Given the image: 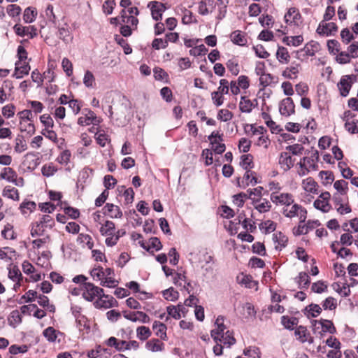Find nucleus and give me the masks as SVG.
Segmentation results:
<instances>
[{
	"mask_svg": "<svg viewBox=\"0 0 358 358\" xmlns=\"http://www.w3.org/2000/svg\"><path fill=\"white\" fill-rule=\"evenodd\" d=\"M357 81L355 75H346L341 77L340 81L337 84L340 94L345 97L348 95L353 83Z\"/></svg>",
	"mask_w": 358,
	"mask_h": 358,
	"instance_id": "f257e3e1",
	"label": "nucleus"
},
{
	"mask_svg": "<svg viewBox=\"0 0 358 358\" xmlns=\"http://www.w3.org/2000/svg\"><path fill=\"white\" fill-rule=\"evenodd\" d=\"M271 201L275 205L285 206L287 208L294 203V196L290 193L272 192L270 196Z\"/></svg>",
	"mask_w": 358,
	"mask_h": 358,
	"instance_id": "f03ea898",
	"label": "nucleus"
},
{
	"mask_svg": "<svg viewBox=\"0 0 358 358\" xmlns=\"http://www.w3.org/2000/svg\"><path fill=\"white\" fill-rule=\"evenodd\" d=\"M84 291L82 293L83 297L87 301H92L96 296H99L103 292V289L95 286L91 282L83 284Z\"/></svg>",
	"mask_w": 358,
	"mask_h": 358,
	"instance_id": "7ed1b4c3",
	"label": "nucleus"
},
{
	"mask_svg": "<svg viewBox=\"0 0 358 358\" xmlns=\"http://www.w3.org/2000/svg\"><path fill=\"white\" fill-rule=\"evenodd\" d=\"M118 303L114 297L105 294L103 292L101 293L97 300L94 302V307L98 309H108L112 307H116Z\"/></svg>",
	"mask_w": 358,
	"mask_h": 358,
	"instance_id": "20e7f679",
	"label": "nucleus"
},
{
	"mask_svg": "<svg viewBox=\"0 0 358 358\" xmlns=\"http://www.w3.org/2000/svg\"><path fill=\"white\" fill-rule=\"evenodd\" d=\"M215 328L210 331V336L214 341H217L220 336L225 334L227 327L224 324V317L219 315L215 322Z\"/></svg>",
	"mask_w": 358,
	"mask_h": 358,
	"instance_id": "39448f33",
	"label": "nucleus"
},
{
	"mask_svg": "<svg viewBox=\"0 0 358 358\" xmlns=\"http://www.w3.org/2000/svg\"><path fill=\"white\" fill-rule=\"evenodd\" d=\"M320 224L318 220H308L306 224L299 223L298 227L294 228L293 234L295 236H300L302 234H306L309 232V231L313 230L316 227Z\"/></svg>",
	"mask_w": 358,
	"mask_h": 358,
	"instance_id": "423d86ee",
	"label": "nucleus"
},
{
	"mask_svg": "<svg viewBox=\"0 0 358 358\" xmlns=\"http://www.w3.org/2000/svg\"><path fill=\"white\" fill-rule=\"evenodd\" d=\"M312 325L313 326V331L315 333L317 327V324H320L322 327V331L320 334L329 332V334H334L336 332V329L333 324V322L328 320L321 319L320 321L313 320Z\"/></svg>",
	"mask_w": 358,
	"mask_h": 358,
	"instance_id": "0eeeda50",
	"label": "nucleus"
},
{
	"mask_svg": "<svg viewBox=\"0 0 358 358\" xmlns=\"http://www.w3.org/2000/svg\"><path fill=\"white\" fill-rule=\"evenodd\" d=\"M17 175L16 172L10 167H6L3 169V171L1 173V178L7 180L8 182H13L17 186H23L24 185V179L22 178H19V180H20L21 184L17 182Z\"/></svg>",
	"mask_w": 358,
	"mask_h": 358,
	"instance_id": "6e6552de",
	"label": "nucleus"
},
{
	"mask_svg": "<svg viewBox=\"0 0 358 358\" xmlns=\"http://www.w3.org/2000/svg\"><path fill=\"white\" fill-rule=\"evenodd\" d=\"M294 103L292 98L287 97L282 99L279 106V111L282 115L289 116L294 113Z\"/></svg>",
	"mask_w": 358,
	"mask_h": 358,
	"instance_id": "1a4fd4ad",
	"label": "nucleus"
},
{
	"mask_svg": "<svg viewBox=\"0 0 358 358\" xmlns=\"http://www.w3.org/2000/svg\"><path fill=\"white\" fill-rule=\"evenodd\" d=\"M150 7L152 17L155 21H159L162 17V13L165 11L166 7L164 3L152 1L148 6Z\"/></svg>",
	"mask_w": 358,
	"mask_h": 358,
	"instance_id": "9d476101",
	"label": "nucleus"
},
{
	"mask_svg": "<svg viewBox=\"0 0 358 358\" xmlns=\"http://www.w3.org/2000/svg\"><path fill=\"white\" fill-rule=\"evenodd\" d=\"M15 33L21 37L29 35L30 38L37 36V29L34 26L23 27L21 24H15L13 27Z\"/></svg>",
	"mask_w": 358,
	"mask_h": 358,
	"instance_id": "9b49d317",
	"label": "nucleus"
},
{
	"mask_svg": "<svg viewBox=\"0 0 358 358\" xmlns=\"http://www.w3.org/2000/svg\"><path fill=\"white\" fill-rule=\"evenodd\" d=\"M124 317L131 322H136L140 321L142 323H149L150 321V317L142 311L123 313Z\"/></svg>",
	"mask_w": 358,
	"mask_h": 358,
	"instance_id": "f8f14e48",
	"label": "nucleus"
},
{
	"mask_svg": "<svg viewBox=\"0 0 358 358\" xmlns=\"http://www.w3.org/2000/svg\"><path fill=\"white\" fill-rule=\"evenodd\" d=\"M100 122V118L91 110H88L85 116L80 117L78 120V124L81 126L90 125V124L99 125Z\"/></svg>",
	"mask_w": 358,
	"mask_h": 358,
	"instance_id": "ddd939ff",
	"label": "nucleus"
},
{
	"mask_svg": "<svg viewBox=\"0 0 358 358\" xmlns=\"http://www.w3.org/2000/svg\"><path fill=\"white\" fill-rule=\"evenodd\" d=\"M294 161L288 152H282L280 153L278 162L281 168L287 171L293 167Z\"/></svg>",
	"mask_w": 358,
	"mask_h": 358,
	"instance_id": "4468645a",
	"label": "nucleus"
},
{
	"mask_svg": "<svg viewBox=\"0 0 358 358\" xmlns=\"http://www.w3.org/2000/svg\"><path fill=\"white\" fill-rule=\"evenodd\" d=\"M338 30V27L334 22L325 23L322 26L319 24L317 29V33L326 36L334 35Z\"/></svg>",
	"mask_w": 358,
	"mask_h": 358,
	"instance_id": "2eb2a0df",
	"label": "nucleus"
},
{
	"mask_svg": "<svg viewBox=\"0 0 358 358\" xmlns=\"http://www.w3.org/2000/svg\"><path fill=\"white\" fill-rule=\"evenodd\" d=\"M103 213L108 215L111 218H120L122 217V212L119 206L113 203H106L103 209Z\"/></svg>",
	"mask_w": 358,
	"mask_h": 358,
	"instance_id": "dca6fc26",
	"label": "nucleus"
},
{
	"mask_svg": "<svg viewBox=\"0 0 358 358\" xmlns=\"http://www.w3.org/2000/svg\"><path fill=\"white\" fill-rule=\"evenodd\" d=\"M15 73H13V76L17 79H20L23 77L24 75H28L29 72L31 69L30 66L28 63H24L20 62H15Z\"/></svg>",
	"mask_w": 358,
	"mask_h": 358,
	"instance_id": "f3484780",
	"label": "nucleus"
},
{
	"mask_svg": "<svg viewBox=\"0 0 358 358\" xmlns=\"http://www.w3.org/2000/svg\"><path fill=\"white\" fill-rule=\"evenodd\" d=\"M217 342H220L226 348H230L236 343V339L234 337L233 332L227 330L225 334L220 336V338H219Z\"/></svg>",
	"mask_w": 358,
	"mask_h": 358,
	"instance_id": "a211bd4d",
	"label": "nucleus"
},
{
	"mask_svg": "<svg viewBox=\"0 0 358 358\" xmlns=\"http://www.w3.org/2000/svg\"><path fill=\"white\" fill-rule=\"evenodd\" d=\"M303 186L306 192L313 194H318V185L311 177H308L303 180Z\"/></svg>",
	"mask_w": 358,
	"mask_h": 358,
	"instance_id": "6ab92c4d",
	"label": "nucleus"
},
{
	"mask_svg": "<svg viewBox=\"0 0 358 358\" xmlns=\"http://www.w3.org/2000/svg\"><path fill=\"white\" fill-rule=\"evenodd\" d=\"M273 240L275 243H278L275 245V249L281 250L282 248H285L288 241V238L282 232L278 231L273 234Z\"/></svg>",
	"mask_w": 358,
	"mask_h": 358,
	"instance_id": "aec40b11",
	"label": "nucleus"
},
{
	"mask_svg": "<svg viewBox=\"0 0 358 358\" xmlns=\"http://www.w3.org/2000/svg\"><path fill=\"white\" fill-rule=\"evenodd\" d=\"M319 159V152L317 150H313L310 157H303V161L306 162L309 169L316 170L317 168V162Z\"/></svg>",
	"mask_w": 358,
	"mask_h": 358,
	"instance_id": "412c9836",
	"label": "nucleus"
},
{
	"mask_svg": "<svg viewBox=\"0 0 358 358\" xmlns=\"http://www.w3.org/2000/svg\"><path fill=\"white\" fill-rule=\"evenodd\" d=\"M298 323L299 319L297 317H289L287 315H283L281 317V324L288 330H293L294 327L297 326Z\"/></svg>",
	"mask_w": 358,
	"mask_h": 358,
	"instance_id": "4be33fe9",
	"label": "nucleus"
},
{
	"mask_svg": "<svg viewBox=\"0 0 358 358\" xmlns=\"http://www.w3.org/2000/svg\"><path fill=\"white\" fill-rule=\"evenodd\" d=\"M296 282L300 289H307L310 285V277L306 272H300L299 275L295 278Z\"/></svg>",
	"mask_w": 358,
	"mask_h": 358,
	"instance_id": "5701e85b",
	"label": "nucleus"
},
{
	"mask_svg": "<svg viewBox=\"0 0 358 358\" xmlns=\"http://www.w3.org/2000/svg\"><path fill=\"white\" fill-rule=\"evenodd\" d=\"M276 78L271 75V73H264L262 76H259V85L262 87V90H263L265 87L271 85L272 83H275Z\"/></svg>",
	"mask_w": 358,
	"mask_h": 358,
	"instance_id": "b1692460",
	"label": "nucleus"
},
{
	"mask_svg": "<svg viewBox=\"0 0 358 358\" xmlns=\"http://www.w3.org/2000/svg\"><path fill=\"white\" fill-rule=\"evenodd\" d=\"M231 41L238 45L243 46L247 43V38L240 30H236L231 34Z\"/></svg>",
	"mask_w": 358,
	"mask_h": 358,
	"instance_id": "393cba45",
	"label": "nucleus"
},
{
	"mask_svg": "<svg viewBox=\"0 0 358 358\" xmlns=\"http://www.w3.org/2000/svg\"><path fill=\"white\" fill-rule=\"evenodd\" d=\"M152 329L155 331V334L162 339L165 340L166 338V326L160 322L155 321L152 324Z\"/></svg>",
	"mask_w": 358,
	"mask_h": 358,
	"instance_id": "a878e982",
	"label": "nucleus"
},
{
	"mask_svg": "<svg viewBox=\"0 0 358 358\" xmlns=\"http://www.w3.org/2000/svg\"><path fill=\"white\" fill-rule=\"evenodd\" d=\"M43 334L45 336V338L49 342H51V343L56 341L58 336L62 335V334L60 331L56 330L55 329H54L52 327H49L46 328L43 331Z\"/></svg>",
	"mask_w": 358,
	"mask_h": 358,
	"instance_id": "bb28decb",
	"label": "nucleus"
},
{
	"mask_svg": "<svg viewBox=\"0 0 358 358\" xmlns=\"http://www.w3.org/2000/svg\"><path fill=\"white\" fill-rule=\"evenodd\" d=\"M319 50V43L311 41L308 43L303 49H301V51H303L307 56H314L315 52H317Z\"/></svg>",
	"mask_w": 358,
	"mask_h": 358,
	"instance_id": "cd10ccee",
	"label": "nucleus"
},
{
	"mask_svg": "<svg viewBox=\"0 0 358 358\" xmlns=\"http://www.w3.org/2000/svg\"><path fill=\"white\" fill-rule=\"evenodd\" d=\"M254 108V105L251 100L248 99L246 96H241V101L239 103V109L242 113H249L252 111Z\"/></svg>",
	"mask_w": 358,
	"mask_h": 358,
	"instance_id": "c85d7f7f",
	"label": "nucleus"
},
{
	"mask_svg": "<svg viewBox=\"0 0 358 358\" xmlns=\"http://www.w3.org/2000/svg\"><path fill=\"white\" fill-rule=\"evenodd\" d=\"M240 165L245 171L253 168V156L251 154L243 155L241 157Z\"/></svg>",
	"mask_w": 358,
	"mask_h": 358,
	"instance_id": "c756f323",
	"label": "nucleus"
},
{
	"mask_svg": "<svg viewBox=\"0 0 358 358\" xmlns=\"http://www.w3.org/2000/svg\"><path fill=\"white\" fill-rule=\"evenodd\" d=\"M15 151L17 153H21L27 149V145L24 138L22 135H17L15 139Z\"/></svg>",
	"mask_w": 358,
	"mask_h": 358,
	"instance_id": "7c9ffc66",
	"label": "nucleus"
},
{
	"mask_svg": "<svg viewBox=\"0 0 358 358\" xmlns=\"http://www.w3.org/2000/svg\"><path fill=\"white\" fill-rule=\"evenodd\" d=\"M294 334L296 338L302 343L308 341L307 336L308 333L306 327L300 325L297 327L294 331Z\"/></svg>",
	"mask_w": 358,
	"mask_h": 358,
	"instance_id": "2f4dec72",
	"label": "nucleus"
},
{
	"mask_svg": "<svg viewBox=\"0 0 358 358\" xmlns=\"http://www.w3.org/2000/svg\"><path fill=\"white\" fill-rule=\"evenodd\" d=\"M301 208V206L294 203L290 209H288V207L283 208L282 210V214L286 217L289 218H292L298 215L299 214V210Z\"/></svg>",
	"mask_w": 358,
	"mask_h": 358,
	"instance_id": "473e14b6",
	"label": "nucleus"
},
{
	"mask_svg": "<svg viewBox=\"0 0 358 358\" xmlns=\"http://www.w3.org/2000/svg\"><path fill=\"white\" fill-rule=\"evenodd\" d=\"M303 41V38L301 35H298L295 36H285L282 38V42L285 43L287 45H293V46H299L300 45Z\"/></svg>",
	"mask_w": 358,
	"mask_h": 358,
	"instance_id": "72a5a7b5",
	"label": "nucleus"
},
{
	"mask_svg": "<svg viewBox=\"0 0 358 358\" xmlns=\"http://www.w3.org/2000/svg\"><path fill=\"white\" fill-rule=\"evenodd\" d=\"M164 344L160 342L158 339H152L148 341L145 347L148 350L152 352H159L162 351L163 349Z\"/></svg>",
	"mask_w": 358,
	"mask_h": 358,
	"instance_id": "f704fd0d",
	"label": "nucleus"
},
{
	"mask_svg": "<svg viewBox=\"0 0 358 358\" xmlns=\"http://www.w3.org/2000/svg\"><path fill=\"white\" fill-rule=\"evenodd\" d=\"M8 320L10 326L15 327L22 322V316L18 310H15L10 313Z\"/></svg>",
	"mask_w": 358,
	"mask_h": 358,
	"instance_id": "c9c22d12",
	"label": "nucleus"
},
{
	"mask_svg": "<svg viewBox=\"0 0 358 358\" xmlns=\"http://www.w3.org/2000/svg\"><path fill=\"white\" fill-rule=\"evenodd\" d=\"M152 335L150 329L145 326H141L136 329V336L141 341L148 339Z\"/></svg>",
	"mask_w": 358,
	"mask_h": 358,
	"instance_id": "e433bc0d",
	"label": "nucleus"
},
{
	"mask_svg": "<svg viewBox=\"0 0 358 358\" xmlns=\"http://www.w3.org/2000/svg\"><path fill=\"white\" fill-rule=\"evenodd\" d=\"M115 230V224L112 221L107 220L100 228V233L102 236H112Z\"/></svg>",
	"mask_w": 358,
	"mask_h": 358,
	"instance_id": "4c0bfd02",
	"label": "nucleus"
},
{
	"mask_svg": "<svg viewBox=\"0 0 358 358\" xmlns=\"http://www.w3.org/2000/svg\"><path fill=\"white\" fill-rule=\"evenodd\" d=\"M3 195L14 201H18L20 199L18 190L10 186H7L3 189Z\"/></svg>",
	"mask_w": 358,
	"mask_h": 358,
	"instance_id": "58836bf2",
	"label": "nucleus"
},
{
	"mask_svg": "<svg viewBox=\"0 0 358 358\" xmlns=\"http://www.w3.org/2000/svg\"><path fill=\"white\" fill-rule=\"evenodd\" d=\"M36 15L37 12L34 8L28 7L24 10L23 20L26 23H31L35 20Z\"/></svg>",
	"mask_w": 358,
	"mask_h": 358,
	"instance_id": "ea45409f",
	"label": "nucleus"
},
{
	"mask_svg": "<svg viewBox=\"0 0 358 358\" xmlns=\"http://www.w3.org/2000/svg\"><path fill=\"white\" fill-rule=\"evenodd\" d=\"M162 295L166 300L174 301L178 299L179 293L174 288L170 287L164 290Z\"/></svg>",
	"mask_w": 358,
	"mask_h": 358,
	"instance_id": "a19ab883",
	"label": "nucleus"
},
{
	"mask_svg": "<svg viewBox=\"0 0 358 358\" xmlns=\"http://www.w3.org/2000/svg\"><path fill=\"white\" fill-rule=\"evenodd\" d=\"M276 57L280 63H287L289 58V52L287 48L284 47H278Z\"/></svg>",
	"mask_w": 358,
	"mask_h": 358,
	"instance_id": "79ce46f5",
	"label": "nucleus"
},
{
	"mask_svg": "<svg viewBox=\"0 0 358 358\" xmlns=\"http://www.w3.org/2000/svg\"><path fill=\"white\" fill-rule=\"evenodd\" d=\"M115 41L118 45H120L123 48L124 54L129 55L132 52V48L130 47V45L127 43V41L122 36L116 35L115 36Z\"/></svg>",
	"mask_w": 358,
	"mask_h": 358,
	"instance_id": "37998d69",
	"label": "nucleus"
},
{
	"mask_svg": "<svg viewBox=\"0 0 358 358\" xmlns=\"http://www.w3.org/2000/svg\"><path fill=\"white\" fill-rule=\"evenodd\" d=\"M45 227L40 222H36L33 224L31 229V236L32 237L39 236L44 234Z\"/></svg>",
	"mask_w": 358,
	"mask_h": 358,
	"instance_id": "c03bdc74",
	"label": "nucleus"
},
{
	"mask_svg": "<svg viewBox=\"0 0 358 358\" xmlns=\"http://www.w3.org/2000/svg\"><path fill=\"white\" fill-rule=\"evenodd\" d=\"M260 203L256 204L255 208L260 213L268 212L271 208V204L266 199H260Z\"/></svg>",
	"mask_w": 358,
	"mask_h": 358,
	"instance_id": "a18cd8bd",
	"label": "nucleus"
},
{
	"mask_svg": "<svg viewBox=\"0 0 358 358\" xmlns=\"http://www.w3.org/2000/svg\"><path fill=\"white\" fill-rule=\"evenodd\" d=\"M58 36L62 40L64 43H69L73 39V37L71 36V32L69 29L65 27H60L58 30Z\"/></svg>",
	"mask_w": 358,
	"mask_h": 358,
	"instance_id": "49530a36",
	"label": "nucleus"
},
{
	"mask_svg": "<svg viewBox=\"0 0 358 358\" xmlns=\"http://www.w3.org/2000/svg\"><path fill=\"white\" fill-rule=\"evenodd\" d=\"M77 241L80 244H86L87 248L90 250L94 247L92 237L88 234H80L78 236Z\"/></svg>",
	"mask_w": 358,
	"mask_h": 358,
	"instance_id": "de8ad7c7",
	"label": "nucleus"
},
{
	"mask_svg": "<svg viewBox=\"0 0 358 358\" xmlns=\"http://www.w3.org/2000/svg\"><path fill=\"white\" fill-rule=\"evenodd\" d=\"M57 171V169L52 163L45 164L41 169V173L43 176L50 177L52 176Z\"/></svg>",
	"mask_w": 358,
	"mask_h": 358,
	"instance_id": "09e8293b",
	"label": "nucleus"
},
{
	"mask_svg": "<svg viewBox=\"0 0 358 358\" xmlns=\"http://www.w3.org/2000/svg\"><path fill=\"white\" fill-rule=\"evenodd\" d=\"M8 278L14 282H20L22 280V273L17 266H14L9 268Z\"/></svg>",
	"mask_w": 358,
	"mask_h": 358,
	"instance_id": "8fccbe9b",
	"label": "nucleus"
},
{
	"mask_svg": "<svg viewBox=\"0 0 358 358\" xmlns=\"http://www.w3.org/2000/svg\"><path fill=\"white\" fill-rule=\"evenodd\" d=\"M243 355L251 358H260L261 352L259 348L253 346L245 348Z\"/></svg>",
	"mask_w": 358,
	"mask_h": 358,
	"instance_id": "3c124183",
	"label": "nucleus"
},
{
	"mask_svg": "<svg viewBox=\"0 0 358 358\" xmlns=\"http://www.w3.org/2000/svg\"><path fill=\"white\" fill-rule=\"evenodd\" d=\"M348 183L344 180H336L334 184V187L341 194H345L348 191Z\"/></svg>",
	"mask_w": 358,
	"mask_h": 358,
	"instance_id": "603ef678",
	"label": "nucleus"
},
{
	"mask_svg": "<svg viewBox=\"0 0 358 358\" xmlns=\"http://www.w3.org/2000/svg\"><path fill=\"white\" fill-rule=\"evenodd\" d=\"M232 112L229 111L227 109H220L217 113V119L222 122H227L231 120L233 118Z\"/></svg>",
	"mask_w": 358,
	"mask_h": 358,
	"instance_id": "864d4df0",
	"label": "nucleus"
},
{
	"mask_svg": "<svg viewBox=\"0 0 358 358\" xmlns=\"http://www.w3.org/2000/svg\"><path fill=\"white\" fill-rule=\"evenodd\" d=\"M305 310L308 312L311 317H316L321 313L322 308L317 304L311 303L306 307Z\"/></svg>",
	"mask_w": 358,
	"mask_h": 358,
	"instance_id": "5fc2aeb1",
	"label": "nucleus"
},
{
	"mask_svg": "<svg viewBox=\"0 0 358 358\" xmlns=\"http://www.w3.org/2000/svg\"><path fill=\"white\" fill-rule=\"evenodd\" d=\"M83 83L85 85V87L88 88L93 87V85L95 83V78L93 73L91 71H87L85 72L83 78Z\"/></svg>",
	"mask_w": 358,
	"mask_h": 358,
	"instance_id": "6e6d98bb",
	"label": "nucleus"
},
{
	"mask_svg": "<svg viewBox=\"0 0 358 358\" xmlns=\"http://www.w3.org/2000/svg\"><path fill=\"white\" fill-rule=\"evenodd\" d=\"M341 37L342 41L345 44H348L355 38L353 34L350 31L348 28H344L341 30Z\"/></svg>",
	"mask_w": 358,
	"mask_h": 358,
	"instance_id": "4d7b16f0",
	"label": "nucleus"
},
{
	"mask_svg": "<svg viewBox=\"0 0 358 358\" xmlns=\"http://www.w3.org/2000/svg\"><path fill=\"white\" fill-rule=\"evenodd\" d=\"M322 307L324 310H334L337 307L336 300L332 296H329L323 301Z\"/></svg>",
	"mask_w": 358,
	"mask_h": 358,
	"instance_id": "13d9d810",
	"label": "nucleus"
},
{
	"mask_svg": "<svg viewBox=\"0 0 358 358\" xmlns=\"http://www.w3.org/2000/svg\"><path fill=\"white\" fill-rule=\"evenodd\" d=\"M229 71L234 75L237 76L239 73V68L238 62L236 59H229L226 64Z\"/></svg>",
	"mask_w": 358,
	"mask_h": 358,
	"instance_id": "bf43d9fd",
	"label": "nucleus"
},
{
	"mask_svg": "<svg viewBox=\"0 0 358 358\" xmlns=\"http://www.w3.org/2000/svg\"><path fill=\"white\" fill-rule=\"evenodd\" d=\"M313 206L315 208L322 210L324 213H327L330 209V206L328 201H322L320 199H316L314 201Z\"/></svg>",
	"mask_w": 358,
	"mask_h": 358,
	"instance_id": "052dcab7",
	"label": "nucleus"
},
{
	"mask_svg": "<svg viewBox=\"0 0 358 358\" xmlns=\"http://www.w3.org/2000/svg\"><path fill=\"white\" fill-rule=\"evenodd\" d=\"M208 52V49L203 44L198 45L189 50V55L192 56L197 57L205 55Z\"/></svg>",
	"mask_w": 358,
	"mask_h": 358,
	"instance_id": "680f3d73",
	"label": "nucleus"
},
{
	"mask_svg": "<svg viewBox=\"0 0 358 358\" xmlns=\"http://www.w3.org/2000/svg\"><path fill=\"white\" fill-rule=\"evenodd\" d=\"M28 346L26 345H12L9 348V352L11 355H17L20 353H25L28 351Z\"/></svg>",
	"mask_w": 358,
	"mask_h": 358,
	"instance_id": "e2e57ef3",
	"label": "nucleus"
},
{
	"mask_svg": "<svg viewBox=\"0 0 358 358\" xmlns=\"http://www.w3.org/2000/svg\"><path fill=\"white\" fill-rule=\"evenodd\" d=\"M344 127L351 134H358V120L345 122Z\"/></svg>",
	"mask_w": 358,
	"mask_h": 358,
	"instance_id": "0e129e2a",
	"label": "nucleus"
},
{
	"mask_svg": "<svg viewBox=\"0 0 358 358\" xmlns=\"http://www.w3.org/2000/svg\"><path fill=\"white\" fill-rule=\"evenodd\" d=\"M319 175L324 185L331 184L334 180L333 173L329 171H322Z\"/></svg>",
	"mask_w": 358,
	"mask_h": 358,
	"instance_id": "69168bd1",
	"label": "nucleus"
},
{
	"mask_svg": "<svg viewBox=\"0 0 358 358\" xmlns=\"http://www.w3.org/2000/svg\"><path fill=\"white\" fill-rule=\"evenodd\" d=\"M2 236L6 239L13 240L15 239L14 232L13 231V226L7 224L1 231Z\"/></svg>",
	"mask_w": 358,
	"mask_h": 358,
	"instance_id": "338daca9",
	"label": "nucleus"
},
{
	"mask_svg": "<svg viewBox=\"0 0 358 358\" xmlns=\"http://www.w3.org/2000/svg\"><path fill=\"white\" fill-rule=\"evenodd\" d=\"M71 156V152L69 150H65L61 152L57 158V161L61 164H67L70 161Z\"/></svg>",
	"mask_w": 358,
	"mask_h": 358,
	"instance_id": "774afa93",
	"label": "nucleus"
}]
</instances>
